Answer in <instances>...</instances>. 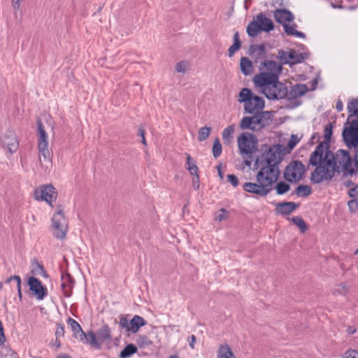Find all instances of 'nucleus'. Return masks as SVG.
<instances>
[{"label":"nucleus","mask_w":358,"mask_h":358,"mask_svg":"<svg viewBox=\"0 0 358 358\" xmlns=\"http://www.w3.org/2000/svg\"><path fill=\"white\" fill-rule=\"evenodd\" d=\"M59 358H71V357H69V356H68V355H61V356H59Z\"/></svg>","instance_id":"338daca9"},{"label":"nucleus","mask_w":358,"mask_h":358,"mask_svg":"<svg viewBox=\"0 0 358 358\" xmlns=\"http://www.w3.org/2000/svg\"><path fill=\"white\" fill-rule=\"evenodd\" d=\"M296 208V205L293 202H285L278 204L276 210L279 213L288 215L292 213Z\"/></svg>","instance_id":"aec40b11"},{"label":"nucleus","mask_w":358,"mask_h":358,"mask_svg":"<svg viewBox=\"0 0 358 358\" xmlns=\"http://www.w3.org/2000/svg\"><path fill=\"white\" fill-rule=\"evenodd\" d=\"M348 331L349 334H354L355 332V329L353 327H349Z\"/></svg>","instance_id":"0e129e2a"},{"label":"nucleus","mask_w":358,"mask_h":358,"mask_svg":"<svg viewBox=\"0 0 358 358\" xmlns=\"http://www.w3.org/2000/svg\"><path fill=\"white\" fill-rule=\"evenodd\" d=\"M222 147L218 138L214 141L213 146V155L215 158H217L222 154Z\"/></svg>","instance_id":"473e14b6"},{"label":"nucleus","mask_w":358,"mask_h":358,"mask_svg":"<svg viewBox=\"0 0 358 358\" xmlns=\"http://www.w3.org/2000/svg\"><path fill=\"white\" fill-rule=\"evenodd\" d=\"M218 175L221 179L223 178V173H222L221 168L220 166L217 167Z\"/></svg>","instance_id":"e2e57ef3"},{"label":"nucleus","mask_w":358,"mask_h":358,"mask_svg":"<svg viewBox=\"0 0 358 358\" xmlns=\"http://www.w3.org/2000/svg\"><path fill=\"white\" fill-rule=\"evenodd\" d=\"M295 27H296L295 24L292 26L289 24V23H288L287 24H285V26L283 27H284L285 32L287 35L294 36L296 38H305V34L301 31H297Z\"/></svg>","instance_id":"393cba45"},{"label":"nucleus","mask_w":358,"mask_h":358,"mask_svg":"<svg viewBox=\"0 0 358 358\" xmlns=\"http://www.w3.org/2000/svg\"><path fill=\"white\" fill-rule=\"evenodd\" d=\"M345 358H358V351L349 350L345 352Z\"/></svg>","instance_id":"a18cd8bd"},{"label":"nucleus","mask_w":358,"mask_h":358,"mask_svg":"<svg viewBox=\"0 0 358 358\" xmlns=\"http://www.w3.org/2000/svg\"><path fill=\"white\" fill-rule=\"evenodd\" d=\"M336 108L337 109V110L338 111H341L343 108V103L341 100H338L337 102H336Z\"/></svg>","instance_id":"4d7b16f0"},{"label":"nucleus","mask_w":358,"mask_h":358,"mask_svg":"<svg viewBox=\"0 0 358 358\" xmlns=\"http://www.w3.org/2000/svg\"><path fill=\"white\" fill-rule=\"evenodd\" d=\"M145 320L138 315H135L129 322V327L128 331L136 333L141 327L145 325Z\"/></svg>","instance_id":"a211bd4d"},{"label":"nucleus","mask_w":358,"mask_h":358,"mask_svg":"<svg viewBox=\"0 0 358 358\" xmlns=\"http://www.w3.org/2000/svg\"><path fill=\"white\" fill-rule=\"evenodd\" d=\"M0 144L6 152V155H12L15 152L18 148L19 143L15 131L11 129L6 131L0 136Z\"/></svg>","instance_id":"9d476101"},{"label":"nucleus","mask_w":358,"mask_h":358,"mask_svg":"<svg viewBox=\"0 0 358 358\" xmlns=\"http://www.w3.org/2000/svg\"><path fill=\"white\" fill-rule=\"evenodd\" d=\"M142 143L145 145H146V140L145 136L142 137Z\"/></svg>","instance_id":"69168bd1"},{"label":"nucleus","mask_w":358,"mask_h":358,"mask_svg":"<svg viewBox=\"0 0 358 358\" xmlns=\"http://www.w3.org/2000/svg\"><path fill=\"white\" fill-rule=\"evenodd\" d=\"M348 207L351 211H355L358 208V202L355 199H352L348 201Z\"/></svg>","instance_id":"de8ad7c7"},{"label":"nucleus","mask_w":358,"mask_h":358,"mask_svg":"<svg viewBox=\"0 0 358 358\" xmlns=\"http://www.w3.org/2000/svg\"><path fill=\"white\" fill-rule=\"evenodd\" d=\"M86 340L87 343L93 347L99 348L101 346V343L98 339L97 334H95L93 331H90L87 333L86 335Z\"/></svg>","instance_id":"c85d7f7f"},{"label":"nucleus","mask_w":358,"mask_h":358,"mask_svg":"<svg viewBox=\"0 0 358 358\" xmlns=\"http://www.w3.org/2000/svg\"><path fill=\"white\" fill-rule=\"evenodd\" d=\"M189 338V346L193 349L194 348V343L196 342V337L194 335H192Z\"/></svg>","instance_id":"6e6d98bb"},{"label":"nucleus","mask_w":358,"mask_h":358,"mask_svg":"<svg viewBox=\"0 0 358 358\" xmlns=\"http://www.w3.org/2000/svg\"><path fill=\"white\" fill-rule=\"evenodd\" d=\"M69 222L63 208L57 206L51 219V231L57 239L64 240L67 234Z\"/></svg>","instance_id":"423d86ee"},{"label":"nucleus","mask_w":358,"mask_h":358,"mask_svg":"<svg viewBox=\"0 0 358 358\" xmlns=\"http://www.w3.org/2000/svg\"><path fill=\"white\" fill-rule=\"evenodd\" d=\"M300 138L295 134H292L287 143V147L289 150H292L296 145L299 142Z\"/></svg>","instance_id":"58836bf2"},{"label":"nucleus","mask_w":358,"mask_h":358,"mask_svg":"<svg viewBox=\"0 0 358 358\" xmlns=\"http://www.w3.org/2000/svg\"><path fill=\"white\" fill-rule=\"evenodd\" d=\"M138 133H139V135L141 136V138L145 136V131H144L143 129L140 128L138 130Z\"/></svg>","instance_id":"680f3d73"},{"label":"nucleus","mask_w":358,"mask_h":358,"mask_svg":"<svg viewBox=\"0 0 358 358\" xmlns=\"http://www.w3.org/2000/svg\"><path fill=\"white\" fill-rule=\"evenodd\" d=\"M305 173V168L301 162L294 161L291 162L285 171V178L289 182L300 180Z\"/></svg>","instance_id":"9b49d317"},{"label":"nucleus","mask_w":358,"mask_h":358,"mask_svg":"<svg viewBox=\"0 0 358 358\" xmlns=\"http://www.w3.org/2000/svg\"><path fill=\"white\" fill-rule=\"evenodd\" d=\"M237 143L241 155H250L256 150L257 140L253 134L244 132L238 137Z\"/></svg>","instance_id":"6e6552de"},{"label":"nucleus","mask_w":358,"mask_h":358,"mask_svg":"<svg viewBox=\"0 0 358 358\" xmlns=\"http://www.w3.org/2000/svg\"><path fill=\"white\" fill-rule=\"evenodd\" d=\"M262 150L263 152L255 161L257 170L256 182H247L243 185L244 191L259 196H266L278 181L280 176L279 164L282 161L285 148L275 144L265 145Z\"/></svg>","instance_id":"f257e3e1"},{"label":"nucleus","mask_w":358,"mask_h":358,"mask_svg":"<svg viewBox=\"0 0 358 358\" xmlns=\"http://www.w3.org/2000/svg\"><path fill=\"white\" fill-rule=\"evenodd\" d=\"M332 134V128L330 124L325 126L324 128V137L326 140H329Z\"/></svg>","instance_id":"49530a36"},{"label":"nucleus","mask_w":358,"mask_h":358,"mask_svg":"<svg viewBox=\"0 0 358 358\" xmlns=\"http://www.w3.org/2000/svg\"><path fill=\"white\" fill-rule=\"evenodd\" d=\"M309 164L315 167L310 176L311 182L315 184L330 181L336 172L343 175L355 173L349 152L339 150L334 155L329 150L327 143H321L316 147L310 155Z\"/></svg>","instance_id":"f03ea898"},{"label":"nucleus","mask_w":358,"mask_h":358,"mask_svg":"<svg viewBox=\"0 0 358 358\" xmlns=\"http://www.w3.org/2000/svg\"><path fill=\"white\" fill-rule=\"evenodd\" d=\"M190 62L187 60H182L178 62L176 64L175 69L178 73H186L190 69Z\"/></svg>","instance_id":"bb28decb"},{"label":"nucleus","mask_w":358,"mask_h":358,"mask_svg":"<svg viewBox=\"0 0 358 358\" xmlns=\"http://www.w3.org/2000/svg\"><path fill=\"white\" fill-rule=\"evenodd\" d=\"M252 117H244L240 123L242 129H250L252 131H259L267 124L264 119V113L254 114Z\"/></svg>","instance_id":"1a4fd4ad"},{"label":"nucleus","mask_w":358,"mask_h":358,"mask_svg":"<svg viewBox=\"0 0 358 358\" xmlns=\"http://www.w3.org/2000/svg\"><path fill=\"white\" fill-rule=\"evenodd\" d=\"M288 58H289V64H296L303 61L307 58V55L303 53L298 52L294 50H289Z\"/></svg>","instance_id":"4be33fe9"},{"label":"nucleus","mask_w":358,"mask_h":358,"mask_svg":"<svg viewBox=\"0 0 358 358\" xmlns=\"http://www.w3.org/2000/svg\"><path fill=\"white\" fill-rule=\"evenodd\" d=\"M6 341V336L3 332V327L1 321L0 320V345H2Z\"/></svg>","instance_id":"603ef678"},{"label":"nucleus","mask_w":358,"mask_h":358,"mask_svg":"<svg viewBox=\"0 0 358 358\" xmlns=\"http://www.w3.org/2000/svg\"><path fill=\"white\" fill-rule=\"evenodd\" d=\"M343 136L348 146L356 147L358 145V120H352L350 127L344 129Z\"/></svg>","instance_id":"ddd939ff"},{"label":"nucleus","mask_w":358,"mask_h":358,"mask_svg":"<svg viewBox=\"0 0 358 358\" xmlns=\"http://www.w3.org/2000/svg\"><path fill=\"white\" fill-rule=\"evenodd\" d=\"M22 1L23 0H11V4L14 10H20Z\"/></svg>","instance_id":"3c124183"},{"label":"nucleus","mask_w":358,"mask_h":358,"mask_svg":"<svg viewBox=\"0 0 358 358\" xmlns=\"http://www.w3.org/2000/svg\"><path fill=\"white\" fill-rule=\"evenodd\" d=\"M274 29V24L271 19L264 13L258 14L248 25L247 32L250 36L255 37L261 31L269 32Z\"/></svg>","instance_id":"0eeeda50"},{"label":"nucleus","mask_w":358,"mask_h":358,"mask_svg":"<svg viewBox=\"0 0 358 358\" xmlns=\"http://www.w3.org/2000/svg\"><path fill=\"white\" fill-rule=\"evenodd\" d=\"M309 90L306 85L304 84H296L292 86L288 91L287 97L288 99H293L300 97L304 95Z\"/></svg>","instance_id":"f3484780"},{"label":"nucleus","mask_w":358,"mask_h":358,"mask_svg":"<svg viewBox=\"0 0 358 358\" xmlns=\"http://www.w3.org/2000/svg\"><path fill=\"white\" fill-rule=\"evenodd\" d=\"M317 84V80L316 79H314L313 80H312V81L310 82V85H311V90H314V89L315 88V87H316Z\"/></svg>","instance_id":"13d9d810"},{"label":"nucleus","mask_w":358,"mask_h":358,"mask_svg":"<svg viewBox=\"0 0 358 358\" xmlns=\"http://www.w3.org/2000/svg\"><path fill=\"white\" fill-rule=\"evenodd\" d=\"M235 131V125L231 124L226 127L222 131V138L225 144L231 143L233 134Z\"/></svg>","instance_id":"b1692460"},{"label":"nucleus","mask_w":358,"mask_h":358,"mask_svg":"<svg viewBox=\"0 0 358 358\" xmlns=\"http://www.w3.org/2000/svg\"><path fill=\"white\" fill-rule=\"evenodd\" d=\"M120 326L122 328H125L127 331H128V327H129V322H128L126 317H121L120 320Z\"/></svg>","instance_id":"8fccbe9b"},{"label":"nucleus","mask_w":358,"mask_h":358,"mask_svg":"<svg viewBox=\"0 0 358 358\" xmlns=\"http://www.w3.org/2000/svg\"><path fill=\"white\" fill-rule=\"evenodd\" d=\"M289 53V50H288V51L280 50L278 52V57L284 63L289 64V58H288Z\"/></svg>","instance_id":"37998d69"},{"label":"nucleus","mask_w":358,"mask_h":358,"mask_svg":"<svg viewBox=\"0 0 358 358\" xmlns=\"http://www.w3.org/2000/svg\"><path fill=\"white\" fill-rule=\"evenodd\" d=\"M311 187L308 185H301L297 187L296 194L298 196L304 197L311 194Z\"/></svg>","instance_id":"7c9ffc66"},{"label":"nucleus","mask_w":358,"mask_h":358,"mask_svg":"<svg viewBox=\"0 0 358 358\" xmlns=\"http://www.w3.org/2000/svg\"><path fill=\"white\" fill-rule=\"evenodd\" d=\"M238 101L243 103L245 111L250 114H260L265 106L264 99L255 95L251 90L247 87H244L240 91Z\"/></svg>","instance_id":"20e7f679"},{"label":"nucleus","mask_w":358,"mask_h":358,"mask_svg":"<svg viewBox=\"0 0 358 358\" xmlns=\"http://www.w3.org/2000/svg\"><path fill=\"white\" fill-rule=\"evenodd\" d=\"M211 129L208 127H203L199 131V140L200 141H205L209 136Z\"/></svg>","instance_id":"4c0bfd02"},{"label":"nucleus","mask_w":358,"mask_h":358,"mask_svg":"<svg viewBox=\"0 0 358 358\" xmlns=\"http://www.w3.org/2000/svg\"><path fill=\"white\" fill-rule=\"evenodd\" d=\"M234 42L241 43V41L239 40V35H238V32L235 33V34L234 36Z\"/></svg>","instance_id":"bf43d9fd"},{"label":"nucleus","mask_w":358,"mask_h":358,"mask_svg":"<svg viewBox=\"0 0 358 358\" xmlns=\"http://www.w3.org/2000/svg\"><path fill=\"white\" fill-rule=\"evenodd\" d=\"M37 268H38V269L40 271V273H41V275L45 274V271H44V268H43V267L42 266H41V265H37Z\"/></svg>","instance_id":"052dcab7"},{"label":"nucleus","mask_w":358,"mask_h":358,"mask_svg":"<svg viewBox=\"0 0 358 358\" xmlns=\"http://www.w3.org/2000/svg\"><path fill=\"white\" fill-rule=\"evenodd\" d=\"M137 352V348L134 344L127 345L120 352L121 358H128Z\"/></svg>","instance_id":"a878e982"},{"label":"nucleus","mask_w":358,"mask_h":358,"mask_svg":"<svg viewBox=\"0 0 358 358\" xmlns=\"http://www.w3.org/2000/svg\"><path fill=\"white\" fill-rule=\"evenodd\" d=\"M57 193L55 188L51 185H42L34 192V198L37 201H45L50 205L57 199Z\"/></svg>","instance_id":"f8f14e48"},{"label":"nucleus","mask_w":358,"mask_h":358,"mask_svg":"<svg viewBox=\"0 0 358 358\" xmlns=\"http://www.w3.org/2000/svg\"><path fill=\"white\" fill-rule=\"evenodd\" d=\"M28 285L30 291L33 293L38 300H43L48 295V290L41 282L35 277H29L28 279Z\"/></svg>","instance_id":"4468645a"},{"label":"nucleus","mask_w":358,"mask_h":358,"mask_svg":"<svg viewBox=\"0 0 358 358\" xmlns=\"http://www.w3.org/2000/svg\"><path fill=\"white\" fill-rule=\"evenodd\" d=\"M253 53L258 58H265L266 57V51L264 45H258L253 48Z\"/></svg>","instance_id":"2f4dec72"},{"label":"nucleus","mask_w":358,"mask_h":358,"mask_svg":"<svg viewBox=\"0 0 358 358\" xmlns=\"http://www.w3.org/2000/svg\"><path fill=\"white\" fill-rule=\"evenodd\" d=\"M61 287L64 296L70 297L74 287V280L69 273H62L61 277Z\"/></svg>","instance_id":"2eb2a0df"},{"label":"nucleus","mask_w":358,"mask_h":358,"mask_svg":"<svg viewBox=\"0 0 358 358\" xmlns=\"http://www.w3.org/2000/svg\"><path fill=\"white\" fill-rule=\"evenodd\" d=\"M64 334V328L62 325L58 324L55 332L56 337L63 336Z\"/></svg>","instance_id":"864d4df0"},{"label":"nucleus","mask_w":358,"mask_h":358,"mask_svg":"<svg viewBox=\"0 0 358 358\" xmlns=\"http://www.w3.org/2000/svg\"><path fill=\"white\" fill-rule=\"evenodd\" d=\"M229 216V212L224 209L221 208L215 215V220L217 222H222L227 219Z\"/></svg>","instance_id":"c9c22d12"},{"label":"nucleus","mask_w":358,"mask_h":358,"mask_svg":"<svg viewBox=\"0 0 358 358\" xmlns=\"http://www.w3.org/2000/svg\"><path fill=\"white\" fill-rule=\"evenodd\" d=\"M227 180L234 187H237L239 182L238 178L234 174L227 175Z\"/></svg>","instance_id":"c03bdc74"},{"label":"nucleus","mask_w":358,"mask_h":358,"mask_svg":"<svg viewBox=\"0 0 358 358\" xmlns=\"http://www.w3.org/2000/svg\"><path fill=\"white\" fill-rule=\"evenodd\" d=\"M192 187L197 190L199 188V174L193 176L192 178Z\"/></svg>","instance_id":"09e8293b"},{"label":"nucleus","mask_w":358,"mask_h":358,"mask_svg":"<svg viewBox=\"0 0 358 358\" xmlns=\"http://www.w3.org/2000/svg\"><path fill=\"white\" fill-rule=\"evenodd\" d=\"M349 196L352 198H355L358 196V185H357L356 187H353V188H351L350 190H349Z\"/></svg>","instance_id":"5fc2aeb1"},{"label":"nucleus","mask_w":358,"mask_h":358,"mask_svg":"<svg viewBox=\"0 0 358 358\" xmlns=\"http://www.w3.org/2000/svg\"><path fill=\"white\" fill-rule=\"evenodd\" d=\"M259 72L253 78L255 85L265 96L271 100L285 98L288 94L286 85L279 81L282 70V65L272 60L260 63Z\"/></svg>","instance_id":"7ed1b4c3"},{"label":"nucleus","mask_w":358,"mask_h":358,"mask_svg":"<svg viewBox=\"0 0 358 358\" xmlns=\"http://www.w3.org/2000/svg\"><path fill=\"white\" fill-rule=\"evenodd\" d=\"M240 67L242 73L245 76L251 74L253 70L252 62L245 57L241 59Z\"/></svg>","instance_id":"412c9836"},{"label":"nucleus","mask_w":358,"mask_h":358,"mask_svg":"<svg viewBox=\"0 0 358 358\" xmlns=\"http://www.w3.org/2000/svg\"><path fill=\"white\" fill-rule=\"evenodd\" d=\"M241 48V43L234 42V44L231 45L228 50L229 57H232L234 53Z\"/></svg>","instance_id":"79ce46f5"},{"label":"nucleus","mask_w":358,"mask_h":358,"mask_svg":"<svg viewBox=\"0 0 358 358\" xmlns=\"http://www.w3.org/2000/svg\"><path fill=\"white\" fill-rule=\"evenodd\" d=\"M289 185L285 182H280L275 186V190L278 194H283L289 190Z\"/></svg>","instance_id":"f704fd0d"},{"label":"nucleus","mask_w":358,"mask_h":358,"mask_svg":"<svg viewBox=\"0 0 358 358\" xmlns=\"http://www.w3.org/2000/svg\"><path fill=\"white\" fill-rule=\"evenodd\" d=\"M67 323L71 327L74 334H78L80 332L83 334L80 325L75 320L72 318H69L67 320Z\"/></svg>","instance_id":"e433bc0d"},{"label":"nucleus","mask_w":358,"mask_h":358,"mask_svg":"<svg viewBox=\"0 0 358 358\" xmlns=\"http://www.w3.org/2000/svg\"><path fill=\"white\" fill-rule=\"evenodd\" d=\"M13 280H15L16 282V287H17V289L18 295L21 298L22 297V291H21V279H20V277L18 276V275L11 276V277L7 278L5 280V283H6V284L7 283H10Z\"/></svg>","instance_id":"72a5a7b5"},{"label":"nucleus","mask_w":358,"mask_h":358,"mask_svg":"<svg viewBox=\"0 0 358 358\" xmlns=\"http://www.w3.org/2000/svg\"><path fill=\"white\" fill-rule=\"evenodd\" d=\"M110 333V329L107 325H103L99 329L96 334L101 344L111 340Z\"/></svg>","instance_id":"6ab92c4d"},{"label":"nucleus","mask_w":358,"mask_h":358,"mask_svg":"<svg viewBox=\"0 0 358 358\" xmlns=\"http://www.w3.org/2000/svg\"><path fill=\"white\" fill-rule=\"evenodd\" d=\"M169 358H179V357L176 355H172Z\"/></svg>","instance_id":"774afa93"},{"label":"nucleus","mask_w":358,"mask_h":358,"mask_svg":"<svg viewBox=\"0 0 358 358\" xmlns=\"http://www.w3.org/2000/svg\"><path fill=\"white\" fill-rule=\"evenodd\" d=\"M348 291V287L346 284L342 283L337 285L334 289V293L335 294H345Z\"/></svg>","instance_id":"ea45409f"},{"label":"nucleus","mask_w":358,"mask_h":358,"mask_svg":"<svg viewBox=\"0 0 358 358\" xmlns=\"http://www.w3.org/2000/svg\"><path fill=\"white\" fill-rule=\"evenodd\" d=\"M273 17L276 22L285 26L288 23L291 22L294 20V15L292 13L286 9H277L274 13Z\"/></svg>","instance_id":"dca6fc26"},{"label":"nucleus","mask_w":358,"mask_h":358,"mask_svg":"<svg viewBox=\"0 0 358 358\" xmlns=\"http://www.w3.org/2000/svg\"><path fill=\"white\" fill-rule=\"evenodd\" d=\"M217 358H236L228 345H222L217 352Z\"/></svg>","instance_id":"5701e85b"},{"label":"nucleus","mask_w":358,"mask_h":358,"mask_svg":"<svg viewBox=\"0 0 358 358\" xmlns=\"http://www.w3.org/2000/svg\"><path fill=\"white\" fill-rule=\"evenodd\" d=\"M348 110L349 113L348 118L358 115V99H352L348 105Z\"/></svg>","instance_id":"cd10ccee"},{"label":"nucleus","mask_w":358,"mask_h":358,"mask_svg":"<svg viewBox=\"0 0 358 358\" xmlns=\"http://www.w3.org/2000/svg\"><path fill=\"white\" fill-rule=\"evenodd\" d=\"M293 222L299 227V228L301 230V231H305L306 230V225L305 222L301 217H294L293 218Z\"/></svg>","instance_id":"a19ab883"},{"label":"nucleus","mask_w":358,"mask_h":358,"mask_svg":"<svg viewBox=\"0 0 358 358\" xmlns=\"http://www.w3.org/2000/svg\"><path fill=\"white\" fill-rule=\"evenodd\" d=\"M38 134V149L39 152L40 165L43 169L47 171L52 166V157L48 149V134L41 120L37 122Z\"/></svg>","instance_id":"39448f33"},{"label":"nucleus","mask_w":358,"mask_h":358,"mask_svg":"<svg viewBox=\"0 0 358 358\" xmlns=\"http://www.w3.org/2000/svg\"><path fill=\"white\" fill-rule=\"evenodd\" d=\"M186 168L192 176L199 174L197 166L194 164L191 156L188 154H187Z\"/></svg>","instance_id":"c756f323"}]
</instances>
